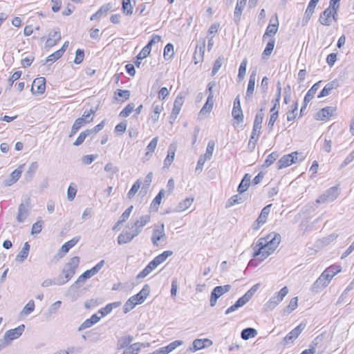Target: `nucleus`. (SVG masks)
<instances>
[{"mask_svg": "<svg viewBox=\"0 0 354 354\" xmlns=\"http://www.w3.org/2000/svg\"><path fill=\"white\" fill-rule=\"evenodd\" d=\"M279 28V21L277 19V16H275V23L272 24V19H270V24L268 26L266 32L263 35L265 37L266 35L268 36H272L277 33Z\"/></svg>", "mask_w": 354, "mask_h": 354, "instance_id": "nucleus-34", "label": "nucleus"}, {"mask_svg": "<svg viewBox=\"0 0 354 354\" xmlns=\"http://www.w3.org/2000/svg\"><path fill=\"white\" fill-rule=\"evenodd\" d=\"M61 39V35L58 28L51 30L48 34V37L46 41V47H53L58 41Z\"/></svg>", "mask_w": 354, "mask_h": 354, "instance_id": "nucleus-14", "label": "nucleus"}, {"mask_svg": "<svg viewBox=\"0 0 354 354\" xmlns=\"http://www.w3.org/2000/svg\"><path fill=\"white\" fill-rule=\"evenodd\" d=\"M317 4V2L315 1L314 0H310V1L309 2L302 20V23L304 25L307 24L308 21L310 20L311 16L314 13V10Z\"/></svg>", "mask_w": 354, "mask_h": 354, "instance_id": "nucleus-24", "label": "nucleus"}, {"mask_svg": "<svg viewBox=\"0 0 354 354\" xmlns=\"http://www.w3.org/2000/svg\"><path fill=\"white\" fill-rule=\"evenodd\" d=\"M142 346V344L138 342L131 344L123 351V354H138Z\"/></svg>", "mask_w": 354, "mask_h": 354, "instance_id": "nucleus-46", "label": "nucleus"}, {"mask_svg": "<svg viewBox=\"0 0 354 354\" xmlns=\"http://www.w3.org/2000/svg\"><path fill=\"white\" fill-rule=\"evenodd\" d=\"M184 103V99L182 96H178L174 103V108L171 111V117L176 118L179 114L181 107Z\"/></svg>", "mask_w": 354, "mask_h": 354, "instance_id": "nucleus-35", "label": "nucleus"}, {"mask_svg": "<svg viewBox=\"0 0 354 354\" xmlns=\"http://www.w3.org/2000/svg\"><path fill=\"white\" fill-rule=\"evenodd\" d=\"M335 111V109L332 106L324 107L315 114V118L317 120H328L332 116Z\"/></svg>", "mask_w": 354, "mask_h": 354, "instance_id": "nucleus-17", "label": "nucleus"}, {"mask_svg": "<svg viewBox=\"0 0 354 354\" xmlns=\"http://www.w3.org/2000/svg\"><path fill=\"white\" fill-rule=\"evenodd\" d=\"M298 298L297 297L290 299L288 306L284 309V313L289 314L297 307Z\"/></svg>", "mask_w": 354, "mask_h": 354, "instance_id": "nucleus-63", "label": "nucleus"}, {"mask_svg": "<svg viewBox=\"0 0 354 354\" xmlns=\"http://www.w3.org/2000/svg\"><path fill=\"white\" fill-rule=\"evenodd\" d=\"M30 250V245L28 242L24 244V247L16 257V261L23 262L28 257Z\"/></svg>", "mask_w": 354, "mask_h": 354, "instance_id": "nucleus-40", "label": "nucleus"}, {"mask_svg": "<svg viewBox=\"0 0 354 354\" xmlns=\"http://www.w3.org/2000/svg\"><path fill=\"white\" fill-rule=\"evenodd\" d=\"M165 236V225L162 224L160 227L154 228L151 236V241L154 245H158V241Z\"/></svg>", "mask_w": 354, "mask_h": 354, "instance_id": "nucleus-20", "label": "nucleus"}, {"mask_svg": "<svg viewBox=\"0 0 354 354\" xmlns=\"http://www.w3.org/2000/svg\"><path fill=\"white\" fill-rule=\"evenodd\" d=\"M256 76L257 73L255 71H253L250 75L248 88L246 91V98H250L253 95L255 86Z\"/></svg>", "mask_w": 354, "mask_h": 354, "instance_id": "nucleus-26", "label": "nucleus"}, {"mask_svg": "<svg viewBox=\"0 0 354 354\" xmlns=\"http://www.w3.org/2000/svg\"><path fill=\"white\" fill-rule=\"evenodd\" d=\"M172 254V251H164L162 254L158 255L151 261V265L155 266L156 268H157L160 264L163 263L169 257L171 256Z\"/></svg>", "mask_w": 354, "mask_h": 354, "instance_id": "nucleus-29", "label": "nucleus"}, {"mask_svg": "<svg viewBox=\"0 0 354 354\" xmlns=\"http://www.w3.org/2000/svg\"><path fill=\"white\" fill-rule=\"evenodd\" d=\"M46 89V80L44 77H37L34 80L31 92L34 95H39L44 93Z\"/></svg>", "mask_w": 354, "mask_h": 354, "instance_id": "nucleus-8", "label": "nucleus"}, {"mask_svg": "<svg viewBox=\"0 0 354 354\" xmlns=\"http://www.w3.org/2000/svg\"><path fill=\"white\" fill-rule=\"evenodd\" d=\"M24 165H20L17 169H15L10 174V179L6 183V185H11L15 183L20 178L22 173V168Z\"/></svg>", "mask_w": 354, "mask_h": 354, "instance_id": "nucleus-38", "label": "nucleus"}, {"mask_svg": "<svg viewBox=\"0 0 354 354\" xmlns=\"http://www.w3.org/2000/svg\"><path fill=\"white\" fill-rule=\"evenodd\" d=\"M112 8L111 3H106L100 7V8L91 17V20H96L102 17L104 14H106Z\"/></svg>", "mask_w": 354, "mask_h": 354, "instance_id": "nucleus-33", "label": "nucleus"}, {"mask_svg": "<svg viewBox=\"0 0 354 354\" xmlns=\"http://www.w3.org/2000/svg\"><path fill=\"white\" fill-rule=\"evenodd\" d=\"M138 236L131 230V232H124L121 233L118 237V243L120 245L125 244L131 241L134 237Z\"/></svg>", "mask_w": 354, "mask_h": 354, "instance_id": "nucleus-22", "label": "nucleus"}, {"mask_svg": "<svg viewBox=\"0 0 354 354\" xmlns=\"http://www.w3.org/2000/svg\"><path fill=\"white\" fill-rule=\"evenodd\" d=\"M24 328L25 326L21 324L14 329L7 330L3 335L4 340H6V342H11L17 339L22 335L24 331Z\"/></svg>", "mask_w": 354, "mask_h": 354, "instance_id": "nucleus-10", "label": "nucleus"}, {"mask_svg": "<svg viewBox=\"0 0 354 354\" xmlns=\"http://www.w3.org/2000/svg\"><path fill=\"white\" fill-rule=\"evenodd\" d=\"M280 242L281 235L274 232L259 239L254 248L253 257L263 261L277 249Z\"/></svg>", "mask_w": 354, "mask_h": 354, "instance_id": "nucleus-1", "label": "nucleus"}, {"mask_svg": "<svg viewBox=\"0 0 354 354\" xmlns=\"http://www.w3.org/2000/svg\"><path fill=\"white\" fill-rule=\"evenodd\" d=\"M250 297L245 293L243 296L240 297L234 304L228 308L225 311V315H228L236 310L239 308L243 306L245 304H247L250 300Z\"/></svg>", "mask_w": 354, "mask_h": 354, "instance_id": "nucleus-15", "label": "nucleus"}, {"mask_svg": "<svg viewBox=\"0 0 354 354\" xmlns=\"http://www.w3.org/2000/svg\"><path fill=\"white\" fill-rule=\"evenodd\" d=\"M156 268L155 266L151 265V261L145 268V269L141 271L136 277L137 279H144L147 275H149L154 269Z\"/></svg>", "mask_w": 354, "mask_h": 354, "instance_id": "nucleus-55", "label": "nucleus"}, {"mask_svg": "<svg viewBox=\"0 0 354 354\" xmlns=\"http://www.w3.org/2000/svg\"><path fill=\"white\" fill-rule=\"evenodd\" d=\"M339 272H340V269H338L337 267L330 266V267L328 268L327 269H326L322 273V276L323 277H324L326 282H328V283H329L330 281H331V279L333 278V277Z\"/></svg>", "mask_w": 354, "mask_h": 354, "instance_id": "nucleus-28", "label": "nucleus"}, {"mask_svg": "<svg viewBox=\"0 0 354 354\" xmlns=\"http://www.w3.org/2000/svg\"><path fill=\"white\" fill-rule=\"evenodd\" d=\"M264 118L263 108H261L259 111L256 114L254 121L253 127L254 130L261 129V124Z\"/></svg>", "mask_w": 354, "mask_h": 354, "instance_id": "nucleus-43", "label": "nucleus"}, {"mask_svg": "<svg viewBox=\"0 0 354 354\" xmlns=\"http://www.w3.org/2000/svg\"><path fill=\"white\" fill-rule=\"evenodd\" d=\"M158 142V138L155 137L152 139V140L149 142V144L147 147V152L145 153V157H151L152 153L154 152Z\"/></svg>", "mask_w": 354, "mask_h": 354, "instance_id": "nucleus-52", "label": "nucleus"}, {"mask_svg": "<svg viewBox=\"0 0 354 354\" xmlns=\"http://www.w3.org/2000/svg\"><path fill=\"white\" fill-rule=\"evenodd\" d=\"M80 263V258L74 257L63 268L62 274L57 278V285L62 286L68 282L75 274L76 268Z\"/></svg>", "mask_w": 354, "mask_h": 354, "instance_id": "nucleus-2", "label": "nucleus"}, {"mask_svg": "<svg viewBox=\"0 0 354 354\" xmlns=\"http://www.w3.org/2000/svg\"><path fill=\"white\" fill-rule=\"evenodd\" d=\"M100 317H98L97 314L93 315L91 318L86 319L78 328V330L81 331L86 328H90L96 323H97L100 319Z\"/></svg>", "mask_w": 354, "mask_h": 354, "instance_id": "nucleus-25", "label": "nucleus"}, {"mask_svg": "<svg viewBox=\"0 0 354 354\" xmlns=\"http://www.w3.org/2000/svg\"><path fill=\"white\" fill-rule=\"evenodd\" d=\"M271 206H272V204H270V205L265 206L263 208V209L261 212L260 215L259 216L258 218L256 221V223L254 225V230H257L258 228H259L262 225H263L266 222L268 216L270 212Z\"/></svg>", "mask_w": 354, "mask_h": 354, "instance_id": "nucleus-12", "label": "nucleus"}, {"mask_svg": "<svg viewBox=\"0 0 354 354\" xmlns=\"http://www.w3.org/2000/svg\"><path fill=\"white\" fill-rule=\"evenodd\" d=\"M130 95H131V92L129 90L117 89L114 92V98L117 101L120 100L118 97H121L124 100H127L129 99Z\"/></svg>", "mask_w": 354, "mask_h": 354, "instance_id": "nucleus-54", "label": "nucleus"}, {"mask_svg": "<svg viewBox=\"0 0 354 354\" xmlns=\"http://www.w3.org/2000/svg\"><path fill=\"white\" fill-rule=\"evenodd\" d=\"M151 50L149 47H144L142 50L140 52V53L137 55L136 61L135 62V64L137 67H139L141 64V60L146 58L150 53Z\"/></svg>", "mask_w": 354, "mask_h": 354, "instance_id": "nucleus-49", "label": "nucleus"}, {"mask_svg": "<svg viewBox=\"0 0 354 354\" xmlns=\"http://www.w3.org/2000/svg\"><path fill=\"white\" fill-rule=\"evenodd\" d=\"M274 44H275V41L274 39H270L268 42L267 45L266 46V48L263 52V58L268 57L271 55V53L274 49Z\"/></svg>", "mask_w": 354, "mask_h": 354, "instance_id": "nucleus-57", "label": "nucleus"}, {"mask_svg": "<svg viewBox=\"0 0 354 354\" xmlns=\"http://www.w3.org/2000/svg\"><path fill=\"white\" fill-rule=\"evenodd\" d=\"M80 236H77L73 237L70 241L66 242L59 249V253H62L63 254H65L67 253L71 248H72L73 246H75L77 242L80 241Z\"/></svg>", "mask_w": 354, "mask_h": 354, "instance_id": "nucleus-32", "label": "nucleus"}, {"mask_svg": "<svg viewBox=\"0 0 354 354\" xmlns=\"http://www.w3.org/2000/svg\"><path fill=\"white\" fill-rule=\"evenodd\" d=\"M245 198L239 194L232 196L227 202L226 207H232L236 204H241L243 203Z\"/></svg>", "mask_w": 354, "mask_h": 354, "instance_id": "nucleus-47", "label": "nucleus"}, {"mask_svg": "<svg viewBox=\"0 0 354 354\" xmlns=\"http://www.w3.org/2000/svg\"><path fill=\"white\" fill-rule=\"evenodd\" d=\"M306 325L303 324H300L293 330H292L284 338L283 342L285 344H288L290 342H292L295 339H296L300 333L305 328Z\"/></svg>", "mask_w": 354, "mask_h": 354, "instance_id": "nucleus-11", "label": "nucleus"}, {"mask_svg": "<svg viewBox=\"0 0 354 354\" xmlns=\"http://www.w3.org/2000/svg\"><path fill=\"white\" fill-rule=\"evenodd\" d=\"M30 197H26L25 203H21L18 207V213L17 220L19 223H22L28 216V207L30 206Z\"/></svg>", "mask_w": 354, "mask_h": 354, "instance_id": "nucleus-7", "label": "nucleus"}, {"mask_svg": "<svg viewBox=\"0 0 354 354\" xmlns=\"http://www.w3.org/2000/svg\"><path fill=\"white\" fill-rule=\"evenodd\" d=\"M250 180H251V176L249 174H246L244 176V177L243 178L241 183L239 184V185L238 187L237 190L239 192V194H242L248 189V188L250 184Z\"/></svg>", "mask_w": 354, "mask_h": 354, "instance_id": "nucleus-39", "label": "nucleus"}, {"mask_svg": "<svg viewBox=\"0 0 354 354\" xmlns=\"http://www.w3.org/2000/svg\"><path fill=\"white\" fill-rule=\"evenodd\" d=\"M288 293V289L286 286L282 288L280 291L273 295L269 301L265 304L266 310H273Z\"/></svg>", "mask_w": 354, "mask_h": 354, "instance_id": "nucleus-4", "label": "nucleus"}, {"mask_svg": "<svg viewBox=\"0 0 354 354\" xmlns=\"http://www.w3.org/2000/svg\"><path fill=\"white\" fill-rule=\"evenodd\" d=\"M138 304V301H135L134 297H130L124 305V313H129L131 310L136 305Z\"/></svg>", "mask_w": 354, "mask_h": 354, "instance_id": "nucleus-60", "label": "nucleus"}, {"mask_svg": "<svg viewBox=\"0 0 354 354\" xmlns=\"http://www.w3.org/2000/svg\"><path fill=\"white\" fill-rule=\"evenodd\" d=\"M133 209V205H131L130 207H129L121 215V216L120 217V219L118 220V221L117 222V224L118 225H120L124 222H125L129 217L132 210Z\"/></svg>", "mask_w": 354, "mask_h": 354, "instance_id": "nucleus-64", "label": "nucleus"}, {"mask_svg": "<svg viewBox=\"0 0 354 354\" xmlns=\"http://www.w3.org/2000/svg\"><path fill=\"white\" fill-rule=\"evenodd\" d=\"M257 335V331L253 328H246L241 331V337L244 340L254 337Z\"/></svg>", "mask_w": 354, "mask_h": 354, "instance_id": "nucleus-45", "label": "nucleus"}, {"mask_svg": "<svg viewBox=\"0 0 354 354\" xmlns=\"http://www.w3.org/2000/svg\"><path fill=\"white\" fill-rule=\"evenodd\" d=\"M212 341L209 339H196L193 342L192 347L189 348L192 351H196L212 345Z\"/></svg>", "mask_w": 354, "mask_h": 354, "instance_id": "nucleus-18", "label": "nucleus"}, {"mask_svg": "<svg viewBox=\"0 0 354 354\" xmlns=\"http://www.w3.org/2000/svg\"><path fill=\"white\" fill-rule=\"evenodd\" d=\"M294 163L293 156L290 154L284 155L278 161V169H282L288 167Z\"/></svg>", "mask_w": 354, "mask_h": 354, "instance_id": "nucleus-36", "label": "nucleus"}, {"mask_svg": "<svg viewBox=\"0 0 354 354\" xmlns=\"http://www.w3.org/2000/svg\"><path fill=\"white\" fill-rule=\"evenodd\" d=\"M320 81L315 83L309 90L307 92L306 95H305V98H306V102H310L312 100V99L314 97L317 91L319 89V84H320Z\"/></svg>", "mask_w": 354, "mask_h": 354, "instance_id": "nucleus-51", "label": "nucleus"}, {"mask_svg": "<svg viewBox=\"0 0 354 354\" xmlns=\"http://www.w3.org/2000/svg\"><path fill=\"white\" fill-rule=\"evenodd\" d=\"M339 86V82L337 80H333L328 83L324 88L321 91V92L318 95V97H324L330 94V91L333 89H336Z\"/></svg>", "mask_w": 354, "mask_h": 354, "instance_id": "nucleus-19", "label": "nucleus"}, {"mask_svg": "<svg viewBox=\"0 0 354 354\" xmlns=\"http://www.w3.org/2000/svg\"><path fill=\"white\" fill-rule=\"evenodd\" d=\"M174 46L171 44H167L164 49V58L165 60H169L174 56Z\"/></svg>", "mask_w": 354, "mask_h": 354, "instance_id": "nucleus-59", "label": "nucleus"}, {"mask_svg": "<svg viewBox=\"0 0 354 354\" xmlns=\"http://www.w3.org/2000/svg\"><path fill=\"white\" fill-rule=\"evenodd\" d=\"M260 132L261 129L255 131L254 128L253 127L252 135L248 143V148L250 149V151H252L255 148L256 143L259 140Z\"/></svg>", "mask_w": 354, "mask_h": 354, "instance_id": "nucleus-42", "label": "nucleus"}, {"mask_svg": "<svg viewBox=\"0 0 354 354\" xmlns=\"http://www.w3.org/2000/svg\"><path fill=\"white\" fill-rule=\"evenodd\" d=\"M133 337L129 335L120 337L117 342L116 348L121 350L124 348H127L128 346L133 342Z\"/></svg>", "mask_w": 354, "mask_h": 354, "instance_id": "nucleus-30", "label": "nucleus"}, {"mask_svg": "<svg viewBox=\"0 0 354 354\" xmlns=\"http://www.w3.org/2000/svg\"><path fill=\"white\" fill-rule=\"evenodd\" d=\"M247 0H237L234 12V18L236 24H239L241 20V13L245 8Z\"/></svg>", "mask_w": 354, "mask_h": 354, "instance_id": "nucleus-23", "label": "nucleus"}, {"mask_svg": "<svg viewBox=\"0 0 354 354\" xmlns=\"http://www.w3.org/2000/svg\"><path fill=\"white\" fill-rule=\"evenodd\" d=\"M153 112L151 115V118L153 120V123L156 122L160 116V113L163 110V107L162 104H156L154 102L153 104Z\"/></svg>", "mask_w": 354, "mask_h": 354, "instance_id": "nucleus-48", "label": "nucleus"}, {"mask_svg": "<svg viewBox=\"0 0 354 354\" xmlns=\"http://www.w3.org/2000/svg\"><path fill=\"white\" fill-rule=\"evenodd\" d=\"M278 158L279 153L277 151L271 153L266 159L263 166L266 167H270Z\"/></svg>", "mask_w": 354, "mask_h": 354, "instance_id": "nucleus-62", "label": "nucleus"}, {"mask_svg": "<svg viewBox=\"0 0 354 354\" xmlns=\"http://www.w3.org/2000/svg\"><path fill=\"white\" fill-rule=\"evenodd\" d=\"M250 297L245 293L243 296L240 297L234 304L228 308L225 311V315H228L236 310L239 308L243 306L245 304H247L250 300Z\"/></svg>", "mask_w": 354, "mask_h": 354, "instance_id": "nucleus-16", "label": "nucleus"}, {"mask_svg": "<svg viewBox=\"0 0 354 354\" xmlns=\"http://www.w3.org/2000/svg\"><path fill=\"white\" fill-rule=\"evenodd\" d=\"M164 196V190L162 189L159 192V193L157 194V196L155 197V198L153 200L151 204V208L154 210L157 211L158 209V207L160 204L161 203V200L162 197Z\"/></svg>", "mask_w": 354, "mask_h": 354, "instance_id": "nucleus-53", "label": "nucleus"}, {"mask_svg": "<svg viewBox=\"0 0 354 354\" xmlns=\"http://www.w3.org/2000/svg\"><path fill=\"white\" fill-rule=\"evenodd\" d=\"M183 343V342L181 340H176L174 342H171L167 346L160 348L159 349L162 354H169V353L173 351L176 348L182 345Z\"/></svg>", "mask_w": 354, "mask_h": 354, "instance_id": "nucleus-37", "label": "nucleus"}, {"mask_svg": "<svg viewBox=\"0 0 354 354\" xmlns=\"http://www.w3.org/2000/svg\"><path fill=\"white\" fill-rule=\"evenodd\" d=\"M150 292V287L148 284H145L142 289L136 295L132 296L134 297L135 301H138V304H142Z\"/></svg>", "mask_w": 354, "mask_h": 354, "instance_id": "nucleus-21", "label": "nucleus"}, {"mask_svg": "<svg viewBox=\"0 0 354 354\" xmlns=\"http://www.w3.org/2000/svg\"><path fill=\"white\" fill-rule=\"evenodd\" d=\"M232 115L234 119L239 122L243 120V115L241 107L239 95H237L234 101Z\"/></svg>", "mask_w": 354, "mask_h": 354, "instance_id": "nucleus-13", "label": "nucleus"}, {"mask_svg": "<svg viewBox=\"0 0 354 354\" xmlns=\"http://www.w3.org/2000/svg\"><path fill=\"white\" fill-rule=\"evenodd\" d=\"M151 221V216L149 214L142 215L140 218L135 221L131 226V230L136 234L138 235L142 230L144 226L148 224Z\"/></svg>", "mask_w": 354, "mask_h": 354, "instance_id": "nucleus-9", "label": "nucleus"}, {"mask_svg": "<svg viewBox=\"0 0 354 354\" xmlns=\"http://www.w3.org/2000/svg\"><path fill=\"white\" fill-rule=\"evenodd\" d=\"M331 8H326L319 16V22L324 26H330L332 24L331 19Z\"/></svg>", "mask_w": 354, "mask_h": 354, "instance_id": "nucleus-31", "label": "nucleus"}, {"mask_svg": "<svg viewBox=\"0 0 354 354\" xmlns=\"http://www.w3.org/2000/svg\"><path fill=\"white\" fill-rule=\"evenodd\" d=\"M175 147L170 145L168 149L167 156L164 161V167H168L171 165L175 157Z\"/></svg>", "mask_w": 354, "mask_h": 354, "instance_id": "nucleus-41", "label": "nucleus"}, {"mask_svg": "<svg viewBox=\"0 0 354 354\" xmlns=\"http://www.w3.org/2000/svg\"><path fill=\"white\" fill-rule=\"evenodd\" d=\"M35 309V302L33 300H30L28 303L24 307L23 310L21 312V315L27 316L30 315Z\"/></svg>", "mask_w": 354, "mask_h": 354, "instance_id": "nucleus-58", "label": "nucleus"}, {"mask_svg": "<svg viewBox=\"0 0 354 354\" xmlns=\"http://www.w3.org/2000/svg\"><path fill=\"white\" fill-rule=\"evenodd\" d=\"M232 288L231 285H225V286H216L212 291L210 295V306H214L217 302L218 298H220L223 295L229 292Z\"/></svg>", "mask_w": 354, "mask_h": 354, "instance_id": "nucleus-6", "label": "nucleus"}, {"mask_svg": "<svg viewBox=\"0 0 354 354\" xmlns=\"http://www.w3.org/2000/svg\"><path fill=\"white\" fill-rule=\"evenodd\" d=\"M194 202V198H186L178 203V205L171 211L174 212H181L188 209L192 203Z\"/></svg>", "mask_w": 354, "mask_h": 354, "instance_id": "nucleus-27", "label": "nucleus"}, {"mask_svg": "<svg viewBox=\"0 0 354 354\" xmlns=\"http://www.w3.org/2000/svg\"><path fill=\"white\" fill-rule=\"evenodd\" d=\"M339 195L337 186L331 187L326 190L316 201L317 203H328L334 201Z\"/></svg>", "mask_w": 354, "mask_h": 354, "instance_id": "nucleus-5", "label": "nucleus"}, {"mask_svg": "<svg viewBox=\"0 0 354 354\" xmlns=\"http://www.w3.org/2000/svg\"><path fill=\"white\" fill-rule=\"evenodd\" d=\"M135 105L133 103L128 104L123 110L120 113V117L121 118H127L128 117L132 111L134 110Z\"/></svg>", "mask_w": 354, "mask_h": 354, "instance_id": "nucleus-61", "label": "nucleus"}, {"mask_svg": "<svg viewBox=\"0 0 354 354\" xmlns=\"http://www.w3.org/2000/svg\"><path fill=\"white\" fill-rule=\"evenodd\" d=\"M96 111V109H91L88 111H85L82 117L76 119L71 127L69 137L74 136L85 124L92 122L93 120V115L95 114Z\"/></svg>", "mask_w": 354, "mask_h": 354, "instance_id": "nucleus-3", "label": "nucleus"}, {"mask_svg": "<svg viewBox=\"0 0 354 354\" xmlns=\"http://www.w3.org/2000/svg\"><path fill=\"white\" fill-rule=\"evenodd\" d=\"M122 10L126 15H131L133 10V5L131 4V0H122Z\"/></svg>", "mask_w": 354, "mask_h": 354, "instance_id": "nucleus-50", "label": "nucleus"}, {"mask_svg": "<svg viewBox=\"0 0 354 354\" xmlns=\"http://www.w3.org/2000/svg\"><path fill=\"white\" fill-rule=\"evenodd\" d=\"M214 101L212 99V96L210 97H207V101L203 108L200 111V115H203L207 113H209L213 107Z\"/></svg>", "mask_w": 354, "mask_h": 354, "instance_id": "nucleus-56", "label": "nucleus"}, {"mask_svg": "<svg viewBox=\"0 0 354 354\" xmlns=\"http://www.w3.org/2000/svg\"><path fill=\"white\" fill-rule=\"evenodd\" d=\"M328 284V282H326L324 277L322 276V274L319 277V278L315 281L313 286V290L316 292H319L322 288H325Z\"/></svg>", "mask_w": 354, "mask_h": 354, "instance_id": "nucleus-44", "label": "nucleus"}]
</instances>
